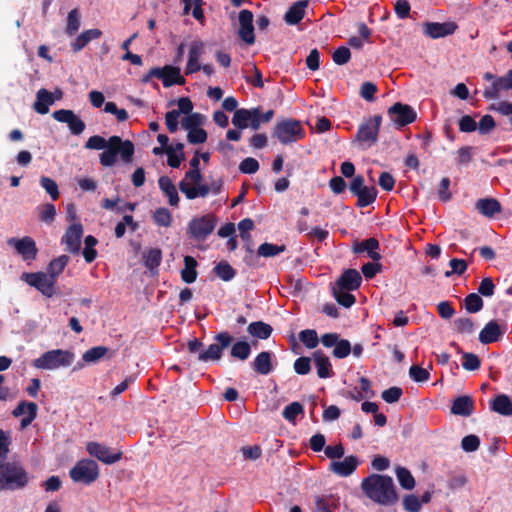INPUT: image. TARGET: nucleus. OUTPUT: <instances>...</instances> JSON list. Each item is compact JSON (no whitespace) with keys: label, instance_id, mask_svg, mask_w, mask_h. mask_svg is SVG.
Wrapping results in <instances>:
<instances>
[{"label":"nucleus","instance_id":"42","mask_svg":"<svg viewBox=\"0 0 512 512\" xmlns=\"http://www.w3.org/2000/svg\"><path fill=\"white\" fill-rule=\"evenodd\" d=\"M143 258L145 266L150 270H153L160 265L162 252L158 248H151L144 253Z\"/></svg>","mask_w":512,"mask_h":512},{"label":"nucleus","instance_id":"25","mask_svg":"<svg viewBox=\"0 0 512 512\" xmlns=\"http://www.w3.org/2000/svg\"><path fill=\"white\" fill-rule=\"evenodd\" d=\"M362 281L360 273L355 269H347L337 280L335 286L346 290H356Z\"/></svg>","mask_w":512,"mask_h":512},{"label":"nucleus","instance_id":"39","mask_svg":"<svg viewBox=\"0 0 512 512\" xmlns=\"http://www.w3.org/2000/svg\"><path fill=\"white\" fill-rule=\"evenodd\" d=\"M356 196L358 197L357 205L359 207H366L376 200L377 190L374 186H366Z\"/></svg>","mask_w":512,"mask_h":512},{"label":"nucleus","instance_id":"54","mask_svg":"<svg viewBox=\"0 0 512 512\" xmlns=\"http://www.w3.org/2000/svg\"><path fill=\"white\" fill-rule=\"evenodd\" d=\"M11 444V433L0 429V461L7 458Z\"/></svg>","mask_w":512,"mask_h":512},{"label":"nucleus","instance_id":"4","mask_svg":"<svg viewBox=\"0 0 512 512\" xmlns=\"http://www.w3.org/2000/svg\"><path fill=\"white\" fill-rule=\"evenodd\" d=\"M273 115V110H269L263 114L259 107L252 109L242 108L235 111L232 123L239 129L251 127L253 130H258L261 123L269 122Z\"/></svg>","mask_w":512,"mask_h":512},{"label":"nucleus","instance_id":"6","mask_svg":"<svg viewBox=\"0 0 512 512\" xmlns=\"http://www.w3.org/2000/svg\"><path fill=\"white\" fill-rule=\"evenodd\" d=\"M381 123L382 117L374 115L360 124L355 137V142L360 149L366 150L377 142Z\"/></svg>","mask_w":512,"mask_h":512},{"label":"nucleus","instance_id":"61","mask_svg":"<svg viewBox=\"0 0 512 512\" xmlns=\"http://www.w3.org/2000/svg\"><path fill=\"white\" fill-rule=\"evenodd\" d=\"M351 352V344L348 340L342 339L340 340L333 350V356L336 358H345L347 357Z\"/></svg>","mask_w":512,"mask_h":512},{"label":"nucleus","instance_id":"33","mask_svg":"<svg viewBox=\"0 0 512 512\" xmlns=\"http://www.w3.org/2000/svg\"><path fill=\"white\" fill-rule=\"evenodd\" d=\"M473 400L469 396H461L454 400L451 411L455 415L469 416L473 412Z\"/></svg>","mask_w":512,"mask_h":512},{"label":"nucleus","instance_id":"31","mask_svg":"<svg viewBox=\"0 0 512 512\" xmlns=\"http://www.w3.org/2000/svg\"><path fill=\"white\" fill-rule=\"evenodd\" d=\"M313 360L320 378H329L333 375L332 365L327 356L317 351L313 354Z\"/></svg>","mask_w":512,"mask_h":512},{"label":"nucleus","instance_id":"15","mask_svg":"<svg viewBox=\"0 0 512 512\" xmlns=\"http://www.w3.org/2000/svg\"><path fill=\"white\" fill-rule=\"evenodd\" d=\"M83 236V226L81 223L70 224L62 237V243L66 245V250L70 253H78L81 247V238Z\"/></svg>","mask_w":512,"mask_h":512},{"label":"nucleus","instance_id":"50","mask_svg":"<svg viewBox=\"0 0 512 512\" xmlns=\"http://www.w3.org/2000/svg\"><path fill=\"white\" fill-rule=\"evenodd\" d=\"M251 353L249 343L245 341L236 342L231 349V355L240 360H246Z\"/></svg>","mask_w":512,"mask_h":512},{"label":"nucleus","instance_id":"26","mask_svg":"<svg viewBox=\"0 0 512 512\" xmlns=\"http://www.w3.org/2000/svg\"><path fill=\"white\" fill-rule=\"evenodd\" d=\"M475 208L485 217L493 218L496 214L502 212V207L500 202L495 198H482L479 199Z\"/></svg>","mask_w":512,"mask_h":512},{"label":"nucleus","instance_id":"59","mask_svg":"<svg viewBox=\"0 0 512 512\" xmlns=\"http://www.w3.org/2000/svg\"><path fill=\"white\" fill-rule=\"evenodd\" d=\"M39 211V218L43 222L51 223L56 215V209L53 204H43L40 207H38Z\"/></svg>","mask_w":512,"mask_h":512},{"label":"nucleus","instance_id":"37","mask_svg":"<svg viewBox=\"0 0 512 512\" xmlns=\"http://www.w3.org/2000/svg\"><path fill=\"white\" fill-rule=\"evenodd\" d=\"M378 247V241L375 238H369L358 245L356 252L366 251L372 260L377 261L380 259V254L376 251Z\"/></svg>","mask_w":512,"mask_h":512},{"label":"nucleus","instance_id":"20","mask_svg":"<svg viewBox=\"0 0 512 512\" xmlns=\"http://www.w3.org/2000/svg\"><path fill=\"white\" fill-rule=\"evenodd\" d=\"M8 244L14 247L17 253L20 254L24 260H33L36 258L37 248L35 241L32 238H11L8 240Z\"/></svg>","mask_w":512,"mask_h":512},{"label":"nucleus","instance_id":"2","mask_svg":"<svg viewBox=\"0 0 512 512\" xmlns=\"http://www.w3.org/2000/svg\"><path fill=\"white\" fill-rule=\"evenodd\" d=\"M361 488L372 501L381 505H391L397 501L393 479L386 475L371 474L364 478Z\"/></svg>","mask_w":512,"mask_h":512},{"label":"nucleus","instance_id":"45","mask_svg":"<svg viewBox=\"0 0 512 512\" xmlns=\"http://www.w3.org/2000/svg\"><path fill=\"white\" fill-rule=\"evenodd\" d=\"M286 250L285 245H276L272 243H263L258 248V254L262 257H274Z\"/></svg>","mask_w":512,"mask_h":512},{"label":"nucleus","instance_id":"41","mask_svg":"<svg viewBox=\"0 0 512 512\" xmlns=\"http://www.w3.org/2000/svg\"><path fill=\"white\" fill-rule=\"evenodd\" d=\"M316 508L321 512H333V509L339 505V498L330 495L324 497H317Z\"/></svg>","mask_w":512,"mask_h":512},{"label":"nucleus","instance_id":"34","mask_svg":"<svg viewBox=\"0 0 512 512\" xmlns=\"http://www.w3.org/2000/svg\"><path fill=\"white\" fill-rule=\"evenodd\" d=\"M252 365L259 374L268 375L272 371V354L267 351L259 353Z\"/></svg>","mask_w":512,"mask_h":512},{"label":"nucleus","instance_id":"35","mask_svg":"<svg viewBox=\"0 0 512 512\" xmlns=\"http://www.w3.org/2000/svg\"><path fill=\"white\" fill-rule=\"evenodd\" d=\"M197 261L192 256L184 257V268L181 270V279L188 284H191L197 279Z\"/></svg>","mask_w":512,"mask_h":512},{"label":"nucleus","instance_id":"13","mask_svg":"<svg viewBox=\"0 0 512 512\" xmlns=\"http://www.w3.org/2000/svg\"><path fill=\"white\" fill-rule=\"evenodd\" d=\"M88 453L105 464H113L122 458V452H112L111 449L98 442H89L86 445Z\"/></svg>","mask_w":512,"mask_h":512},{"label":"nucleus","instance_id":"40","mask_svg":"<svg viewBox=\"0 0 512 512\" xmlns=\"http://www.w3.org/2000/svg\"><path fill=\"white\" fill-rule=\"evenodd\" d=\"M68 260L69 258L66 255H61L58 258L52 260L48 265L47 274L53 276V279L56 281L57 277L66 267Z\"/></svg>","mask_w":512,"mask_h":512},{"label":"nucleus","instance_id":"64","mask_svg":"<svg viewBox=\"0 0 512 512\" xmlns=\"http://www.w3.org/2000/svg\"><path fill=\"white\" fill-rule=\"evenodd\" d=\"M490 110L498 112L503 116H511L512 117V102L509 101H499L497 103H493L489 107Z\"/></svg>","mask_w":512,"mask_h":512},{"label":"nucleus","instance_id":"24","mask_svg":"<svg viewBox=\"0 0 512 512\" xmlns=\"http://www.w3.org/2000/svg\"><path fill=\"white\" fill-rule=\"evenodd\" d=\"M457 26L453 22L446 23H426L424 32L431 38H440L445 37L447 35H451L456 30Z\"/></svg>","mask_w":512,"mask_h":512},{"label":"nucleus","instance_id":"55","mask_svg":"<svg viewBox=\"0 0 512 512\" xmlns=\"http://www.w3.org/2000/svg\"><path fill=\"white\" fill-rule=\"evenodd\" d=\"M482 307L483 300L478 294L471 293L465 298V308L469 313L479 312Z\"/></svg>","mask_w":512,"mask_h":512},{"label":"nucleus","instance_id":"18","mask_svg":"<svg viewBox=\"0 0 512 512\" xmlns=\"http://www.w3.org/2000/svg\"><path fill=\"white\" fill-rule=\"evenodd\" d=\"M388 114L391 121L401 127L412 123L416 118L415 111L410 106L401 103H396L390 107Z\"/></svg>","mask_w":512,"mask_h":512},{"label":"nucleus","instance_id":"46","mask_svg":"<svg viewBox=\"0 0 512 512\" xmlns=\"http://www.w3.org/2000/svg\"><path fill=\"white\" fill-rule=\"evenodd\" d=\"M396 476L400 485L407 490H411L415 486V480L409 470L403 467L396 469Z\"/></svg>","mask_w":512,"mask_h":512},{"label":"nucleus","instance_id":"23","mask_svg":"<svg viewBox=\"0 0 512 512\" xmlns=\"http://www.w3.org/2000/svg\"><path fill=\"white\" fill-rule=\"evenodd\" d=\"M37 410H38V407L35 403L22 401L13 410L12 414L15 417L22 416L21 428H26L36 418Z\"/></svg>","mask_w":512,"mask_h":512},{"label":"nucleus","instance_id":"10","mask_svg":"<svg viewBox=\"0 0 512 512\" xmlns=\"http://www.w3.org/2000/svg\"><path fill=\"white\" fill-rule=\"evenodd\" d=\"M153 77L161 79L164 87L185 84V78L180 74V68L176 66L165 65L152 68L143 77V82H149Z\"/></svg>","mask_w":512,"mask_h":512},{"label":"nucleus","instance_id":"17","mask_svg":"<svg viewBox=\"0 0 512 512\" xmlns=\"http://www.w3.org/2000/svg\"><path fill=\"white\" fill-rule=\"evenodd\" d=\"M508 90H512V69L495 79V82L491 83L489 87H486L483 91V97L489 100L497 99L502 91Z\"/></svg>","mask_w":512,"mask_h":512},{"label":"nucleus","instance_id":"5","mask_svg":"<svg viewBox=\"0 0 512 512\" xmlns=\"http://www.w3.org/2000/svg\"><path fill=\"white\" fill-rule=\"evenodd\" d=\"M74 361V354L67 350L55 349L42 354L33 361L37 369L56 370L61 367H68Z\"/></svg>","mask_w":512,"mask_h":512},{"label":"nucleus","instance_id":"29","mask_svg":"<svg viewBox=\"0 0 512 512\" xmlns=\"http://www.w3.org/2000/svg\"><path fill=\"white\" fill-rule=\"evenodd\" d=\"M101 35V30L96 28L85 30L71 43V47L74 52H79L90 41L100 38Z\"/></svg>","mask_w":512,"mask_h":512},{"label":"nucleus","instance_id":"38","mask_svg":"<svg viewBox=\"0 0 512 512\" xmlns=\"http://www.w3.org/2000/svg\"><path fill=\"white\" fill-rule=\"evenodd\" d=\"M248 332L254 337L267 339L272 333V327L261 321L253 322L249 324Z\"/></svg>","mask_w":512,"mask_h":512},{"label":"nucleus","instance_id":"60","mask_svg":"<svg viewBox=\"0 0 512 512\" xmlns=\"http://www.w3.org/2000/svg\"><path fill=\"white\" fill-rule=\"evenodd\" d=\"M409 375L416 382H425L429 379L430 373L425 368L413 365L409 369Z\"/></svg>","mask_w":512,"mask_h":512},{"label":"nucleus","instance_id":"30","mask_svg":"<svg viewBox=\"0 0 512 512\" xmlns=\"http://www.w3.org/2000/svg\"><path fill=\"white\" fill-rule=\"evenodd\" d=\"M158 183L162 192L167 196L169 204L177 207L179 204V196L172 180L167 176H162L159 178Z\"/></svg>","mask_w":512,"mask_h":512},{"label":"nucleus","instance_id":"32","mask_svg":"<svg viewBox=\"0 0 512 512\" xmlns=\"http://www.w3.org/2000/svg\"><path fill=\"white\" fill-rule=\"evenodd\" d=\"M203 176L200 171L189 170L179 183L180 191L187 197V191L193 190L202 180Z\"/></svg>","mask_w":512,"mask_h":512},{"label":"nucleus","instance_id":"49","mask_svg":"<svg viewBox=\"0 0 512 512\" xmlns=\"http://www.w3.org/2000/svg\"><path fill=\"white\" fill-rule=\"evenodd\" d=\"M245 73V78L247 82L251 83L255 87H263L264 84L262 80V74L255 65H249L247 70H245Z\"/></svg>","mask_w":512,"mask_h":512},{"label":"nucleus","instance_id":"8","mask_svg":"<svg viewBox=\"0 0 512 512\" xmlns=\"http://www.w3.org/2000/svg\"><path fill=\"white\" fill-rule=\"evenodd\" d=\"M273 135L286 145L302 139L305 132L299 121L289 119L279 122L274 128Z\"/></svg>","mask_w":512,"mask_h":512},{"label":"nucleus","instance_id":"43","mask_svg":"<svg viewBox=\"0 0 512 512\" xmlns=\"http://www.w3.org/2000/svg\"><path fill=\"white\" fill-rule=\"evenodd\" d=\"M346 290L340 287H333V295L337 302L342 306L349 308L355 303V297Z\"/></svg>","mask_w":512,"mask_h":512},{"label":"nucleus","instance_id":"51","mask_svg":"<svg viewBox=\"0 0 512 512\" xmlns=\"http://www.w3.org/2000/svg\"><path fill=\"white\" fill-rule=\"evenodd\" d=\"M214 271L216 275L224 281H229L235 276V270L225 261L219 262L215 266Z\"/></svg>","mask_w":512,"mask_h":512},{"label":"nucleus","instance_id":"21","mask_svg":"<svg viewBox=\"0 0 512 512\" xmlns=\"http://www.w3.org/2000/svg\"><path fill=\"white\" fill-rule=\"evenodd\" d=\"M239 36L240 38L251 45L255 42L254 28H253V13L249 10H241L239 13Z\"/></svg>","mask_w":512,"mask_h":512},{"label":"nucleus","instance_id":"27","mask_svg":"<svg viewBox=\"0 0 512 512\" xmlns=\"http://www.w3.org/2000/svg\"><path fill=\"white\" fill-rule=\"evenodd\" d=\"M308 0L295 2L285 13L284 20L289 25L298 24L305 15V9L308 6Z\"/></svg>","mask_w":512,"mask_h":512},{"label":"nucleus","instance_id":"57","mask_svg":"<svg viewBox=\"0 0 512 512\" xmlns=\"http://www.w3.org/2000/svg\"><path fill=\"white\" fill-rule=\"evenodd\" d=\"M153 219L157 225L168 227L171 225L172 216L168 209L159 208L154 212Z\"/></svg>","mask_w":512,"mask_h":512},{"label":"nucleus","instance_id":"1","mask_svg":"<svg viewBox=\"0 0 512 512\" xmlns=\"http://www.w3.org/2000/svg\"><path fill=\"white\" fill-rule=\"evenodd\" d=\"M85 148L104 150L100 154V163L104 167L115 165L118 155L123 162L129 163L134 154L133 143L130 140H122L119 136H111L108 140L99 135L91 136L85 143Z\"/></svg>","mask_w":512,"mask_h":512},{"label":"nucleus","instance_id":"12","mask_svg":"<svg viewBox=\"0 0 512 512\" xmlns=\"http://www.w3.org/2000/svg\"><path fill=\"white\" fill-rule=\"evenodd\" d=\"M215 340L218 343L211 344L199 355L198 359L200 361L219 360L222 356V351L231 344L233 338L227 332H222L215 336Z\"/></svg>","mask_w":512,"mask_h":512},{"label":"nucleus","instance_id":"22","mask_svg":"<svg viewBox=\"0 0 512 512\" xmlns=\"http://www.w3.org/2000/svg\"><path fill=\"white\" fill-rule=\"evenodd\" d=\"M505 333V327L498 324L497 321L488 322L479 333V341L482 344L497 342Z\"/></svg>","mask_w":512,"mask_h":512},{"label":"nucleus","instance_id":"48","mask_svg":"<svg viewBox=\"0 0 512 512\" xmlns=\"http://www.w3.org/2000/svg\"><path fill=\"white\" fill-rule=\"evenodd\" d=\"M81 17L77 9H73L68 13L66 33L70 36L74 35L80 28Z\"/></svg>","mask_w":512,"mask_h":512},{"label":"nucleus","instance_id":"52","mask_svg":"<svg viewBox=\"0 0 512 512\" xmlns=\"http://www.w3.org/2000/svg\"><path fill=\"white\" fill-rule=\"evenodd\" d=\"M301 342L309 349L315 348L319 343V338L315 330H303L299 334Z\"/></svg>","mask_w":512,"mask_h":512},{"label":"nucleus","instance_id":"16","mask_svg":"<svg viewBox=\"0 0 512 512\" xmlns=\"http://www.w3.org/2000/svg\"><path fill=\"white\" fill-rule=\"evenodd\" d=\"M205 54V43L201 40L191 42L185 74L190 75L200 71V59Z\"/></svg>","mask_w":512,"mask_h":512},{"label":"nucleus","instance_id":"44","mask_svg":"<svg viewBox=\"0 0 512 512\" xmlns=\"http://www.w3.org/2000/svg\"><path fill=\"white\" fill-rule=\"evenodd\" d=\"M205 121V117L200 113H191L184 117L181 121L182 127L189 131L200 128Z\"/></svg>","mask_w":512,"mask_h":512},{"label":"nucleus","instance_id":"53","mask_svg":"<svg viewBox=\"0 0 512 512\" xmlns=\"http://www.w3.org/2000/svg\"><path fill=\"white\" fill-rule=\"evenodd\" d=\"M85 242V248L83 251V256L86 260V262L91 263L95 260L97 256V252L94 249L95 245L97 244V239L91 235L87 236L84 240Z\"/></svg>","mask_w":512,"mask_h":512},{"label":"nucleus","instance_id":"36","mask_svg":"<svg viewBox=\"0 0 512 512\" xmlns=\"http://www.w3.org/2000/svg\"><path fill=\"white\" fill-rule=\"evenodd\" d=\"M492 409L505 416L512 415V401L507 395L497 396L492 404Z\"/></svg>","mask_w":512,"mask_h":512},{"label":"nucleus","instance_id":"14","mask_svg":"<svg viewBox=\"0 0 512 512\" xmlns=\"http://www.w3.org/2000/svg\"><path fill=\"white\" fill-rule=\"evenodd\" d=\"M52 116L56 121L66 123L70 132L74 135H79L85 130V123L72 110H56Z\"/></svg>","mask_w":512,"mask_h":512},{"label":"nucleus","instance_id":"56","mask_svg":"<svg viewBox=\"0 0 512 512\" xmlns=\"http://www.w3.org/2000/svg\"><path fill=\"white\" fill-rule=\"evenodd\" d=\"M302 413L303 406L299 402H293L284 408L282 414L287 421L294 422L296 417Z\"/></svg>","mask_w":512,"mask_h":512},{"label":"nucleus","instance_id":"3","mask_svg":"<svg viewBox=\"0 0 512 512\" xmlns=\"http://www.w3.org/2000/svg\"><path fill=\"white\" fill-rule=\"evenodd\" d=\"M30 475L18 461L0 463V491H16L25 488Z\"/></svg>","mask_w":512,"mask_h":512},{"label":"nucleus","instance_id":"11","mask_svg":"<svg viewBox=\"0 0 512 512\" xmlns=\"http://www.w3.org/2000/svg\"><path fill=\"white\" fill-rule=\"evenodd\" d=\"M28 285L35 287L46 297H52L55 294L56 281L53 276L44 272L23 273L21 276Z\"/></svg>","mask_w":512,"mask_h":512},{"label":"nucleus","instance_id":"19","mask_svg":"<svg viewBox=\"0 0 512 512\" xmlns=\"http://www.w3.org/2000/svg\"><path fill=\"white\" fill-rule=\"evenodd\" d=\"M358 465V458L354 455H349L341 461H332L329 464V471L340 477H348L355 472Z\"/></svg>","mask_w":512,"mask_h":512},{"label":"nucleus","instance_id":"9","mask_svg":"<svg viewBox=\"0 0 512 512\" xmlns=\"http://www.w3.org/2000/svg\"><path fill=\"white\" fill-rule=\"evenodd\" d=\"M69 475L74 482L89 485L99 477V467L93 460L82 459L70 470Z\"/></svg>","mask_w":512,"mask_h":512},{"label":"nucleus","instance_id":"63","mask_svg":"<svg viewBox=\"0 0 512 512\" xmlns=\"http://www.w3.org/2000/svg\"><path fill=\"white\" fill-rule=\"evenodd\" d=\"M403 506L407 512H419L422 503L417 496L407 495L403 499Z\"/></svg>","mask_w":512,"mask_h":512},{"label":"nucleus","instance_id":"62","mask_svg":"<svg viewBox=\"0 0 512 512\" xmlns=\"http://www.w3.org/2000/svg\"><path fill=\"white\" fill-rule=\"evenodd\" d=\"M350 58V50L344 46L337 48L332 55L333 61L338 65L346 64L350 60Z\"/></svg>","mask_w":512,"mask_h":512},{"label":"nucleus","instance_id":"47","mask_svg":"<svg viewBox=\"0 0 512 512\" xmlns=\"http://www.w3.org/2000/svg\"><path fill=\"white\" fill-rule=\"evenodd\" d=\"M108 353V348L105 346H96L88 349L82 356L86 363H94L103 358Z\"/></svg>","mask_w":512,"mask_h":512},{"label":"nucleus","instance_id":"7","mask_svg":"<svg viewBox=\"0 0 512 512\" xmlns=\"http://www.w3.org/2000/svg\"><path fill=\"white\" fill-rule=\"evenodd\" d=\"M217 225V217L206 214L192 218L187 226V233L195 241H205L214 231Z\"/></svg>","mask_w":512,"mask_h":512},{"label":"nucleus","instance_id":"58","mask_svg":"<svg viewBox=\"0 0 512 512\" xmlns=\"http://www.w3.org/2000/svg\"><path fill=\"white\" fill-rule=\"evenodd\" d=\"M40 184L43 189L51 196L53 200L58 199L59 197V191H58V185L57 183L46 176H42L40 179Z\"/></svg>","mask_w":512,"mask_h":512},{"label":"nucleus","instance_id":"28","mask_svg":"<svg viewBox=\"0 0 512 512\" xmlns=\"http://www.w3.org/2000/svg\"><path fill=\"white\" fill-rule=\"evenodd\" d=\"M55 98L54 94L49 92L46 89L38 90L36 94V101L34 103V109L39 114H47L49 112V107L54 104Z\"/></svg>","mask_w":512,"mask_h":512}]
</instances>
